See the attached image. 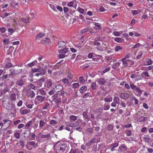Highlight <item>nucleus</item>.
Masks as SVG:
<instances>
[{
	"mask_svg": "<svg viewBox=\"0 0 153 153\" xmlns=\"http://www.w3.org/2000/svg\"><path fill=\"white\" fill-rule=\"evenodd\" d=\"M2 105L4 108L7 110H11L14 106V104L11 103L9 97L5 96L3 97Z\"/></svg>",
	"mask_w": 153,
	"mask_h": 153,
	"instance_id": "nucleus-1",
	"label": "nucleus"
},
{
	"mask_svg": "<svg viewBox=\"0 0 153 153\" xmlns=\"http://www.w3.org/2000/svg\"><path fill=\"white\" fill-rule=\"evenodd\" d=\"M93 45H96L97 49L98 51H102L105 50H108L109 45L105 41L102 42L101 43L95 41L93 43Z\"/></svg>",
	"mask_w": 153,
	"mask_h": 153,
	"instance_id": "nucleus-2",
	"label": "nucleus"
},
{
	"mask_svg": "<svg viewBox=\"0 0 153 153\" xmlns=\"http://www.w3.org/2000/svg\"><path fill=\"white\" fill-rule=\"evenodd\" d=\"M122 62L123 65V68L126 67H130L134 64V62L130 59L125 60L124 59H122L121 60Z\"/></svg>",
	"mask_w": 153,
	"mask_h": 153,
	"instance_id": "nucleus-3",
	"label": "nucleus"
},
{
	"mask_svg": "<svg viewBox=\"0 0 153 153\" xmlns=\"http://www.w3.org/2000/svg\"><path fill=\"white\" fill-rule=\"evenodd\" d=\"M2 121L3 124L1 129L2 128L4 129H6L10 126L11 121L7 119H4Z\"/></svg>",
	"mask_w": 153,
	"mask_h": 153,
	"instance_id": "nucleus-4",
	"label": "nucleus"
},
{
	"mask_svg": "<svg viewBox=\"0 0 153 153\" xmlns=\"http://www.w3.org/2000/svg\"><path fill=\"white\" fill-rule=\"evenodd\" d=\"M45 96H38L35 98V103L36 105L39 104L42 102L45 99Z\"/></svg>",
	"mask_w": 153,
	"mask_h": 153,
	"instance_id": "nucleus-5",
	"label": "nucleus"
},
{
	"mask_svg": "<svg viewBox=\"0 0 153 153\" xmlns=\"http://www.w3.org/2000/svg\"><path fill=\"white\" fill-rule=\"evenodd\" d=\"M25 94L27 96L30 97L31 98L34 97L35 95L33 91L30 89H28L27 90L25 91Z\"/></svg>",
	"mask_w": 153,
	"mask_h": 153,
	"instance_id": "nucleus-6",
	"label": "nucleus"
},
{
	"mask_svg": "<svg viewBox=\"0 0 153 153\" xmlns=\"http://www.w3.org/2000/svg\"><path fill=\"white\" fill-rule=\"evenodd\" d=\"M58 149L63 151L64 150L65 148L67 147V145L63 142H61L60 143H58Z\"/></svg>",
	"mask_w": 153,
	"mask_h": 153,
	"instance_id": "nucleus-7",
	"label": "nucleus"
},
{
	"mask_svg": "<svg viewBox=\"0 0 153 153\" xmlns=\"http://www.w3.org/2000/svg\"><path fill=\"white\" fill-rule=\"evenodd\" d=\"M53 85L52 80L51 79H48L45 84V87L47 88H49Z\"/></svg>",
	"mask_w": 153,
	"mask_h": 153,
	"instance_id": "nucleus-8",
	"label": "nucleus"
},
{
	"mask_svg": "<svg viewBox=\"0 0 153 153\" xmlns=\"http://www.w3.org/2000/svg\"><path fill=\"white\" fill-rule=\"evenodd\" d=\"M13 21L14 22V23L13 24L12 26L14 27H15V28H16L17 27H18L19 25H21V19L19 20L18 18H15L13 19Z\"/></svg>",
	"mask_w": 153,
	"mask_h": 153,
	"instance_id": "nucleus-9",
	"label": "nucleus"
},
{
	"mask_svg": "<svg viewBox=\"0 0 153 153\" xmlns=\"http://www.w3.org/2000/svg\"><path fill=\"white\" fill-rule=\"evenodd\" d=\"M143 139L144 141L148 143H150L152 141V139L149 136L144 135Z\"/></svg>",
	"mask_w": 153,
	"mask_h": 153,
	"instance_id": "nucleus-10",
	"label": "nucleus"
},
{
	"mask_svg": "<svg viewBox=\"0 0 153 153\" xmlns=\"http://www.w3.org/2000/svg\"><path fill=\"white\" fill-rule=\"evenodd\" d=\"M96 81L98 84L100 85H104L106 82L105 79L104 78H100L97 79Z\"/></svg>",
	"mask_w": 153,
	"mask_h": 153,
	"instance_id": "nucleus-11",
	"label": "nucleus"
},
{
	"mask_svg": "<svg viewBox=\"0 0 153 153\" xmlns=\"http://www.w3.org/2000/svg\"><path fill=\"white\" fill-rule=\"evenodd\" d=\"M25 108V107H23L20 108V111L21 114L24 115L26 114L29 112L30 110L26 109Z\"/></svg>",
	"mask_w": 153,
	"mask_h": 153,
	"instance_id": "nucleus-12",
	"label": "nucleus"
},
{
	"mask_svg": "<svg viewBox=\"0 0 153 153\" xmlns=\"http://www.w3.org/2000/svg\"><path fill=\"white\" fill-rule=\"evenodd\" d=\"M25 105L28 108H31L33 105V102L31 100H27L26 102Z\"/></svg>",
	"mask_w": 153,
	"mask_h": 153,
	"instance_id": "nucleus-13",
	"label": "nucleus"
},
{
	"mask_svg": "<svg viewBox=\"0 0 153 153\" xmlns=\"http://www.w3.org/2000/svg\"><path fill=\"white\" fill-rule=\"evenodd\" d=\"M129 95L127 93H122L120 95V97L122 99L127 100L129 98Z\"/></svg>",
	"mask_w": 153,
	"mask_h": 153,
	"instance_id": "nucleus-14",
	"label": "nucleus"
},
{
	"mask_svg": "<svg viewBox=\"0 0 153 153\" xmlns=\"http://www.w3.org/2000/svg\"><path fill=\"white\" fill-rule=\"evenodd\" d=\"M63 87L61 85H58L55 86L54 88V91L56 92L61 91Z\"/></svg>",
	"mask_w": 153,
	"mask_h": 153,
	"instance_id": "nucleus-15",
	"label": "nucleus"
},
{
	"mask_svg": "<svg viewBox=\"0 0 153 153\" xmlns=\"http://www.w3.org/2000/svg\"><path fill=\"white\" fill-rule=\"evenodd\" d=\"M5 62L6 63L5 66L6 68H8L12 66V64L10 63V58H7Z\"/></svg>",
	"mask_w": 153,
	"mask_h": 153,
	"instance_id": "nucleus-16",
	"label": "nucleus"
},
{
	"mask_svg": "<svg viewBox=\"0 0 153 153\" xmlns=\"http://www.w3.org/2000/svg\"><path fill=\"white\" fill-rule=\"evenodd\" d=\"M1 88L4 93H6L7 92H8L9 91V89L7 84H4L3 87Z\"/></svg>",
	"mask_w": 153,
	"mask_h": 153,
	"instance_id": "nucleus-17",
	"label": "nucleus"
},
{
	"mask_svg": "<svg viewBox=\"0 0 153 153\" xmlns=\"http://www.w3.org/2000/svg\"><path fill=\"white\" fill-rule=\"evenodd\" d=\"M50 42V39L48 38H44L42 39L41 41V42L42 44H47L49 43Z\"/></svg>",
	"mask_w": 153,
	"mask_h": 153,
	"instance_id": "nucleus-18",
	"label": "nucleus"
},
{
	"mask_svg": "<svg viewBox=\"0 0 153 153\" xmlns=\"http://www.w3.org/2000/svg\"><path fill=\"white\" fill-rule=\"evenodd\" d=\"M46 72V71H45V70L44 69H43V70H42V72H40H40H37V73L36 72V73H34V75L35 76H39L40 75H41V76L42 75H44L45 74Z\"/></svg>",
	"mask_w": 153,
	"mask_h": 153,
	"instance_id": "nucleus-19",
	"label": "nucleus"
},
{
	"mask_svg": "<svg viewBox=\"0 0 153 153\" xmlns=\"http://www.w3.org/2000/svg\"><path fill=\"white\" fill-rule=\"evenodd\" d=\"M66 44V42L64 41H60L58 42V46L59 48H63L65 46Z\"/></svg>",
	"mask_w": 153,
	"mask_h": 153,
	"instance_id": "nucleus-20",
	"label": "nucleus"
},
{
	"mask_svg": "<svg viewBox=\"0 0 153 153\" xmlns=\"http://www.w3.org/2000/svg\"><path fill=\"white\" fill-rule=\"evenodd\" d=\"M51 137V134H50L48 133L46 134H41V137L42 138H45L46 140H48Z\"/></svg>",
	"mask_w": 153,
	"mask_h": 153,
	"instance_id": "nucleus-21",
	"label": "nucleus"
},
{
	"mask_svg": "<svg viewBox=\"0 0 153 153\" xmlns=\"http://www.w3.org/2000/svg\"><path fill=\"white\" fill-rule=\"evenodd\" d=\"M87 89V87L86 86H83L81 87L80 89V92L82 94L84 93Z\"/></svg>",
	"mask_w": 153,
	"mask_h": 153,
	"instance_id": "nucleus-22",
	"label": "nucleus"
},
{
	"mask_svg": "<svg viewBox=\"0 0 153 153\" xmlns=\"http://www.w3.org/2000/svg\"><path fill=\"white\" fill-rule=\"evenodd\" d=\"M147 120V118L143 116H140L137 120L138 122H142L144 121H146Z\"/></svg>",
	"mask_w": 153,
	"mask_h": 153,
	"instance_id": "nucleus-23",
	"label": "nucleus"
},
{
	"mask_svg": "<svg viewBox=\"0 0 153 153\" xmlns=\"http://www.w3.org/2000/svg\"><path fill=\"white\" fill-rule=\"evenodd\" d=\"M31 129H29L26 130L24 132V134L25 135V137H28L30 136V134L31 133Z\"/></svg>",
	"mask_w": 153,
	"mask_h": 153,
	"instance_id": "nucleus-24",
	"label": "nucleus"
},
{
	"mask_svg": "<svg viewBox=\"0 0 153 153\" xmlns=\"http://www.w3.org/2000/svg\"><path fill=\"white\" fill-rule=\"evenodd\" d=\"M94 24L95 26L97 27H94V29L99 30L101 29V25L100 23L94 22Z\"/></svg>",
	"mask_w": 153,
	"mask_h": 153,
	"instance_id": "nucleus-25",
	"label": "nucleus"
},
{
	"mask_svg": "<svg viewBox=\"0 0 153 153\" xmlns=\"http://www.w3.org/2000/svg\"><path fill=\"white\" fill-rule=\"evenodd\" d=\"M114 39L115 42L120 43L123 42L124 41V39L120 37L115 38Z\"/></svg>",
	"mask_w": 153,
	"mask_h": 153,
	"instance_id": "nucleus-26",
	"label": "nucleus"
},
{
	"mask_svg": "<svg viewBox=\"0 0 153 153\" xmlns=\"http://www.w3.org/2000/svg\"><path fill=\"white\" fill-rule=\"evenodd\" d=\"M146 65H151L152 64V60L150 58H148L146 59L145 61Z\"/></svg>",
	"mask_w": 153,
	"mask_h": 153,
	"instance_id": "nucleus-27",
	"label": "nucleus"
},
{
	"mask_svg": "<svg viewBox=\"0 0 153 153\" xmlns=\"http://www.w3.org/2000/svg\"><path fill=\"white\" fill-rule=\"evenodd\" d=\"M11 6L12 7H15L18 5V2L14 0H12L10 3Z\"/></svg>",
	"mask_w": 153,
	"mask_h": 153,
	"instance_id": "nucleus-28",
	"label": "nucleus"
},
{
	"mask_svg": "<svg viewBox=\"0 0 153 153\" xmlns=\"http://www.w3.org/2000/svg\"><path fill=\"white\" fill-rule=\"evenodd\" d=\"M16 94L15 93H13L10 95V98L11 101H15L16 99Z\"/></svg>",
	"mask_w": 153,
	"mask_h": 153,
	"instance_id": "nucleus-29",
	"label": "nucleus"
},
{
	"mask_svg": "<svg viewBox=\"0 0 153 153\" xmlns=\"http://www.w3.org/2000/svg\"><path fill=\"white\" fill-rule=\"evenodd\" d=\"M42 70L43 68H34V69H32V71L33 73L41 71V70Z\"/></svg>",
	"mask_w": 153,
	"mask_h": 153,
	"instance_id": "nucleus-30",
	"label": "nucleus"
},
{
	"mask_svg": "<svg viewBox=\"0 0 153 153\" xmlns=\"http://www.w3.org/2000/svg\"><path fill=\"white\" fill-rule=\"evenodd\" d=\"M92 97V95L90 93H87L84 95L82 97L83 98H87L88 97Z\"/></svg>",
	"mask_w": 153,
	"mask_h": 153,
	"instance_id": "nucleus-31",
	"label": "nucleus"
},
{
	"mask_svg": "<svg viewBox=\"0 0 153 153\" xmlns=\"http://www.w3.org/2000/svg\"><path fill=\"white\" fill-rule=\"evenodd\" d=\"M32 124V122L31 121H29L25 125V128L26 129H28L29 127Z\"/></svg>",
	"mask_w": 153,
	"mask_h": 153,
	"instance_id": "nucleus-32",
	"label": "nucleus"
},
{
	"mask_svg": "<svg viewBox=\"0 0 153 153\" xmlns=\"http://www.w3.org/2000/svg\"><path fill=\"white\" fill-rule=\"evenodd\" d=\"M45 34L44 33H39L36 36V38L39 39L42 38L44 36Z\"/></svg>",
	"mask_w": 153,
	"mask_h": 153,
	"instance_id": "nucleus-33",
	"label": "nucleus"
},
{
	"mask_svg": "<svg viewBox=\"0 0 153 153\" xmlns=\"http://www.w3.org/2000/svg\"><path fill=\"white\" fill-rule=\"evenodd\" d=\"M45 125V123L43 120H41L39 122V127L40 128H42Z\"/></svg>",
	"mask_w": 153,
	"mask_h": 153,
	"instance_id": "nucleus-34",
	"label": "nucleus"
},
{
	"mask_svg": "<svg viewBox=\"0 0 153 153\" xmlns=\"http://www.w3.org/2000/svg\"><path fill=\"white\" fill-rule=\"evenodd\" d=\"M57 123V121L56 120H51L49 122V124L52 126H54Z\"/></svg>",
	"mask_w": 153,
	"mask_h": 153,
	"instance_id": "nucleus-35",
	"label": "nucleus"
},
{
	"mask_svg": "<svg viewBox=\"0 0 153 153\" xmlns=\"http://www.w3.org/2000/svg\"><path fill=\"white\" fill-rule=\"evenodd\" d=\"M10 71L9 75L10 76H14L16 72L14 69L13 68H11L10 69Z\"/></svg>",
	"mask_w": 153,
	"mask_h": 153,
	"instance_id": "nucleus-36",
	"label": "nucleus"
},
{
	"mask_svg": "<svg viewBox=\"0 0 153 153\" xmlns=\"http://www.w3.org/2000/svg\"><path fill=\"white\" fill-rule=\"evenodd\" d=\"M112 97H105L104 99L105 102H110L112 101Z\"/></svg>",
	"mask_w": 153,
	"mask_h": 153,
	"instance_id": "nucleus-37",
	"label": "nucleus"
},
{
	"mask_svg": "<svg viewBox=\"0 0 153 153\" xmlns=\"http://www.w3.org/2000/svg\"><path fill=\"white\" fill-rule=\"evenodd\" d=\"M62 81L66 85H68L69 83L68 80L66 78H64L62 79Z\"/></svg>",
	"mask_w": 153,
	"mask_h": 153,
	"instance_id": "nucleus-38",
	"label": "nucleus"
},
{
	"mask_svg": "<svg viewBox=\"0 0 153 153\" xmlns=\"http://www.w3.org/2000/svg\"><path fill=\"white\" fill-rule=\"evenodd\" d=\"M97 84L95 82H93L91 83V87L93 90H95L96 88Z\"/></svg>",
	"mask_w": 153,
	"mask_h": 153,
	"instance_id": "nucleus-39",
	"label": "nucleus"
},
{
	"mask_svg": "<svg viewBox=\"0 0 153 153\" xmlns=\"http://www.w3.org/2000/svg\"><path fill=\"white\" fill-rule=\"evenodd\" d=\"M67 74L68 75L67 77L69 79H73V75L69 71H68L67 73Z\"/></svg>",
	"mask_w": 153,
	"mask_h": 153,
	"instance_id": "nucleus-40",
	"label": "nucleus"
},
{
	"mask_svg": "<svg viewBox=\"0 0 153 153\" xmlns=\"http://www.w3.org/2000/svg\"><path fill=\"white\" fill-rule=\"evenodd\" d=\"M35 84L38 88L41 87L42 85V82H40L39 80L36 81Z\"/></svg>",
	"mask_w": 153,
	"mask_h": 153,
	"instance_id": "nucleus-41",
	"label": "nucleus"
},
{
	"mask_svg": "<svg viewBox=\"0 0 153 153\" xmlns=\"http://www.w3.org/2000/svg\"><path fill=\"white\" fill-rule=\"evenodd\" d=\"M120 63L117 62L114 63L112 66V68L114 69H115L117 67L120 65Z\"/></svg>",
	"mask_w": 153,
	"mask_h": 153,
	"instance_id": "nucleus-42",
	"label": "nucleus"
},
{
	"mask_svg": "<svg viewBox=\"0 0 153 153\" xmlns=\"http://www.w3.org/2000/svg\"><path fill=\"white\" fill-rule=\"evenodd\" d=\"M17 84L19 86L22 85L23 84V81L21 79H20L17 81L16 82Z\"/></svg>",
	"mask_w": 153,
	"mask_h": 153,
	"instance_id": "nucleus-43",
	"label": "nucleus"
},
{
	"mask_svg": "<svg viewBox=\"0 0 153 153\" xmlns=\"http://www.w3.org/2000/svg\"><path fill=\"white\" fill-rule=\"evenodd\" d=\"M79 82L81 84H84L85 82V80L82 76H80L79 77Z\"/></svg>",
	"mask_w": 153,
	"mask_h": 153,
	"instance_id": "nucleus-44",
	"label": "nucleus"
},
{
	"mask_svg": "<svg viewBox=\"0 0 153 153\" xmlns=\"http://www.w3.org/2000/svg\"><path fill=\"white\" fill-rule=\"evenodd\" d=\"M122 47L117 45L115 48V51L116 52H118L120 50H121L122 49Z\"/></svg>",
	"mask_w": 153,
	"mask_h": 153,
	"instance_id": "nucleus-45",
	"label": "nucleus"
},
{
	"mask_svg": "<svg viewBox=\"0 0 153 153\" xmlns=\"http://www.w3.org/2000/svg\"><path fill=\"white\" fill-rule=\"evenodd\" d=\"M79 84L78 82L74 83L72 84L73 88L74 89L78 88L79 87Z\"/></svg>",
	"mask_w": 153,
	"mask_h": 153,
	"instance_id": "nucleus-46",
	"label": "nucleus"
},
{
	"mask_svg": "<svg viewBox=\"0 0 153 153\" xmlns=\"http://www.w3.org/2000/svg\"><path fill=\"white\" fill-rule=\"evenodd\" d=\"M110 67L108 66H105V69L103 70L102 72L103 73H105L106 72L110 70Z\"/></svg>",
	"mask_w": 153,
	"mask_h": 153,
	"instance_id": "nucleus-47",
	"label": "nucleus"
},
{
	"mask_svg": "<svg viewBox=\"0 0 153 153\" xmlns=\"http://www.w3.org/2000/svg\"><path fill=\"white\" fill-rule=\"evenodd\" d=\"M68 52L67 48H64L60 50V52L62 53H65Z\"/></svg>",
	"mask_w": 153,
	"mask_h": 153,
	"instance_id": "nucleus-48",
	"label": "nucleus"
},
{
	"mask_svg": "<svg viewBox=\"0 0 153 153\" xmlns=\"http://www.w3.org/2000/svg\"><path fill=\"white\" fill-rule=\"evenodd\" d=\"M141 75L143 77L144 76L146 77H148L149 76L148 73L147 71L143 72L142 73Z\"/></svg>",
	"mask_w": 153,
	"mask_h": 153,
	"instance_id": "nucleus-49",
	"label": "nucleus"
},
{
	"mask_svg": "<svg viewBox=\"0 0 153 153\" xmlns=\"http://www.w3.org/2000/svg\"><path fill=\"white\" fill-rule=\"evenodd\" d=\"M21 21L25 23H27L29 22V19L28 18L27 19H26L24 18H22L21 19Z\"/></svg>",
	"mask_w": 153,
	"mask_h": 153,
	"instance_id": "nucleus-50",
	"label": "nucleus"
},
{
	"mask_svg": "<svg viewBox=\"0 0 153 153\" xmlns=\"http://www.w3.org/2000/svg\"><path fill=\"white\" fill-rule=\"evenodd\" d=\"M131 56V54L129 53H127L126 56L122 59H124L125 60H128V59L130 58Z\"/></svg>",
	"mask_w": 153,
	"mask_h": 153,
	"instance_id": "nucleus-51",
	"label": "nucleus"
},
{
	"mask_svg": "<svg viewBox=\"0 0 153 153\" xmlns=\"http://www.w3.org/2000/svg\"><path fill=\"white\" fill-rule=\"evenodd\" d=\"M70 120L73 121H75L77 119V117L75 115H71L70 117Z\"/></svg>",
	"mask_w": 153,
	"mask_h": 153,
	"instance_id": "nucleus-52",
	"label": "nucleus"
},
{
	"mask_svg": "<svg viewBox=\"0 0 153 153\" xmlns=\"http://www.w3.org/2000/svg\"><path fill=\"white\" fill-rule=\"evenodd\" d=\"M77 10L80 13L83 14L84 13V10L80 7H78L77 8Z\"/></svg>",
	"mask_w": 153,
	"mask_h": 153,
	"instance_id": "nucleus-53",
	"label": "nucleus"
},
{
	"mask_svg": "<svg viewBox=\"0 0 153 153\" xmlns=\"http://www.w3.org/2000/svg\"><path fill=\"white\" fill-rule=\"evenodd\" d=\"M140 11L139 10H132L131 11L132 13L134 15H136L140 13Z\"/></svg>",
	"mask_w": 153,
	"mask_h": 153,
	"instance_id": "nucleus-54",
	"label": "nucleus"
},
{
	"mask_svg": "<svg viewBox=\"0 0 153 153\" xmlns=\"http://www.w3.org/2000/svg\"><path fill=\"white\" fill-rule=\"evenodd\" d=\"M113 100L116 103L118 104L119 102L120 99L117 97H115L114 98Z\"/></svg>",
	"mask_w": 153,
	"mask_h": 153,
	"instance_id": "nucleus-55",
	"label": "nucleus"
},
{
	"mask_svg": "<svg viewBox=\"0 0 153 153\" xmlns=\"http://www.w3.org/2000/svg\"><path fill=\"white\" fill-rule=\"evenodd\" d=\"M112 56H110L106 57V60L107 62H110L112 60Z\"/></svg>",
	"mask_w": 153,
	"mask_h": 153,
	"instance_id": "nucleus-56",
	"label": "nucleus"
},
{
	"mask_svg": "<svg viewBox=\"0 0 153 153\" xmlns=\"http://www.w3.org/2000/svg\"><path fill=\"white\" fill-rule=\"evenodd\" d=\"M14 135L15 136V137L16 139H19V138L20 137V133L17 132H15L14 134Z\"/></svg>",
	"mask_w": 153,
	"mask_h": 153,
	"instance_id": "nucleus-57",
	"label": "nucleus"
},
{
	"mask_svg": "<svg viewBox=\"0 0 153 153\" xmlns=\"http://www.w3.org/2000/svg\"><path fill=\"white\" fill-rule=\"evenodd\" d=\"M14 49V48L12 46H10L9 50H8V52L9 54L12 53Z\"/></svg>",
	"mask_w": 153,
	"mask_h": 153,
	"instance_id": "nucleus-58",
	"label": "nucleus"
},
{
	"mask_svg": "<svg viewBox=\"0 0 153 153\" xmlns=\"http://www.w3.org/2000/svg\"><path fill=\"white\" fill-rule=\"evenodd\" d=\"M119 148L121 149H123L124 151H126L127 149V147L124 144H123L122 146H120Z\"/></svg>",
	"mask_w": 153,
	"mask_h": 153,
	"instance_id": "nucleus-59",
	"label": "nucleus"
},
{
	"mask_svg": "<svg viewBox=\"0 0 153 153\" xmlns=\"http://www.w3.org/2000/svg\"><path fill=\"white\" fill-rule=\"evenodd\" d=\"M135 90L137 92L139 93V94L141 95L142 94V91L138 87H137V88L135 89Z\"/></svg>",
	"mask_w": 153,
	"mask_h": 153,
	"instance_id": "nucleus-60",
	"label": "nucleus"
},
{
	"mask_svg": "<svg viewBox=\"0 0 153 153\" xmlns=\"http://www.w3.org/2000/svg\"><path fill=\"white\" fill-rule=\"evenodd\" d=\"M27 144L33 146V147H35L36 145L35 142L33 141L29 142Z\"/></svg>",
	"mask_w": 153,
	"mask_h": 153,
	"instance_id": "nucleus-61",
	"label": "nucleus"
},
{
	"mask_svg": "<svg viewBox=\"0 0 153 153\" xmlns=\"http://www.w3.org/2000/svg\"><path fill=\"white\" fill-rule=\"evenodd\" d=\"M137 87V86L135 85L133 83H131L130 84V88H131L132 90L134 89H135Z\"/></svg>",
	"mask_w": 153,
	"mask_h": 153,
	"instance_id": "nucleus-62",
	"label": "nucleus"
},
{
	"mask_svg": "<svg viewBox=\"0 0 153 153\" xmlns=\"http://www.w3.org/2000/svg\"><path fill=\"white\" fill-rule=\"evenodd\" d=\"M113 128V126L111 125H109L107 127V128L108 131H111Z\"/></svg>",
	"mask_w": 153,
	"mask_h": 153,
	"instance_id": "nucleus-63",
	"label": "nucleus"
},
{
	"mask_svg": "<svg viewBox=\"0 0 153 153\" xmlns=\"http://www.w3.org/2000/svg\"><path fill=\"white\" fill-rule=\"evenodd\" d=\"M103 108L104 110H107L110 108V106L108 105H107L105 104H104L103 106Z\"/></svg>",
	"mask_w": 153,
	"mask_h": 153,
	"instance_id": "nucleus-64",
	"label": "nucleus"
}]
</instances>
